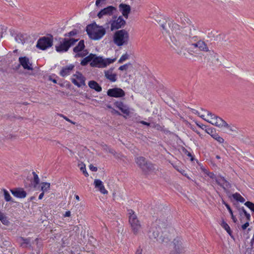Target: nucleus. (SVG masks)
I'll return each mask as SVG.
<instances>
[{
    "mask_svg": "<svg viewBox=\"0 0 254 254\" xmlns=\"http://www.w3.org/2000/svg\"><path fill=\"white\" fill-rule=\"evenodd\" d=\"M159 24L170 47L181 54L192 37L191 29L187 27L180 29V25L171 19H162L159 21Z\"/></svg>",
    "mask_w": 254,
    "mask_h": 254,
    "instance_id": "f257e3e1",
    "label": "nucleus"
},
{
    "mask_svg": "<svg viewBox=\"0 0 254 254\" xmlns=\"http://www.w3.org/2000/svg\"><path fill=\"white\" fill-rule=\"evenodd\" d=\"M160 220L156 221L155 230H153L152 237L159 243H168L174 234V230L168 226L165 223H160Z\"/></svg>",
    "mask_w": 254,
    "mask_h": 254,
    "instance_id": "f03ea898",
    "label": "nucleus"
},
{
    "mask_svg": "<svg viewBox=\"0 0 254 254\" xmlns=\"http://www.w3.org/2000/svg\"><path fill=\"white\" fill-rule=\"evenodd\" d=\"M213 119L210 118V124L221 128L226 129V132L233 136H237L240 133L239 128L233 124H228L220 117L217 116L214 117Z\"/></svg>",
    "mask_w": 254,
    "mask_h": 254,
    "instance_id": "7ed1b4c3",
    "label": "nucleus"
},
{
    "mask_svg": "<svg viewBox=\"0 0 254 254\" xmlns=\"http://www.w3.org/2000/svg\"><path fill=\"white\" fill-rule=\"evenodd\" d=\"M86 31L89 37L93 40H98L101 39L105 34V28L96 23H93L87 26Z\"/></svg>",
    "mask_w": 254,
    "mask_h": 254,
    "instance_id": "20e7f679",
    "label": "nucleus"
},
{
    "mask_svg": "<svg viewBox=\"0 0 254 254\" xmlns=\"http://www.w3.org/2000/svg\"><path fill=\"white\" fill-rule=\"evenodd\" d=\"M129 39V33L125 29L116 31L113 36V42L118 47L127 45Z\"/></svg>",
    "mask_w": 254,
    "mask_h": 254,
    "instance_id": "39448f33",
    "label": "nucleus"
},
{
    "mask_svg": "<svg viewBox=\"0 0 254 254\" xmlns=\"http://www.w3.org/2000/svg\"><path fill=\"white\" fill-rule=\"evenodd\" d=\"M129 223L131 227V231L133 234L136 235L139 234L142 229V225L138 219L134 212L132 210H128Z\"/></svg>",
    "mask_w": 254,
    "mask_h": 254,
    "instance_id": "423d86ee",
    "label": "nucleus"
},
{
    "mask_svg": "<svg viewBox=\"0 0 254 254\" xmlns=\"http://www.w3.org/2000/svg\"><path fill=\"white\" fill-rule=\"evenodd\" d=\"M78 39L74 38H70L67 39L66 38L62 39L60 40L59 43L56 45V50L58 52L64 53L68 51L69 48L73 45Z\"/></svg>",
    "mask_w": 254,
    "mask_h": 254,
    "instance_id": "0eeeda50",
    "label": "nucleus"
},
{
    "mask_svg": "<svg viewBox=\"0 0 254 254\" xmlns=\"http://www.w3.org/2000/svg\"><path fill=\"white\" fill-rule=\"evenodd\" d=\"M93 57L92 61L90 63L91 66L98 67L99 68L105 67L110 64L114 63L116 60V58L103 59L101 57H97L95 55H94V57Z\"/></svg>",
    "mask_w": 254,
    "mask_h": 254,
    "instance_id": "6e6552de",
    "label": "nucleus"
},
{
    "mask_svg": "<svg viewBox=\"0 0 254 254\" xmlns=\"http://www.w3.org/2000/svg\"><path fill=\"white\" fill-rule=\"evenodd\" d=\"M135 162L145 173H150L155 170L153 165L151 163L147 162L143 157H136Z\"/></svg>",
    "mask_w": 254,
    "mask_h": 254,
    "instance_id": "1a4fd4ad",
    "label": "nucleus"
},
{
    "mask_svg": "<svg viewBox=\"0 0 254 254\" xmlns=\"http://www.w3.org/2000/svg\"><path fill=\"white\" fill-rule=\"evenodd\" d=\"M171 245L172 248L170 254H182L184 253L185 247L182 238H175Z\"/></svg>",
    "mask_w": 254,
    "mask_h": 254,
    "instance_id": "9d476101",
    "label": "nucleus"
},
{
    "mask_svg": "<svg viewBox=\"0 0 254 254\" xmlns=\"http://www.w3.org/2000/svg\"><path fill=\"white\" fill-rule=\"evenodd\" d=\"M53 42L52 38L43 37L38 40L36 47L40 50H45L53 45Z\"/></svg>",
    "mask_w": 254,
    "mask_h": 254,
    "instance_id": "9b49d317",
    "label": "nucleus"
},
{
    "mask_svg": "<svg viewBox=\"0 0 254 254\" xmlns=\"http://www.w3.org/2000/svg\"><path fill=\"white\" fill-rule=\"evenodd\" d=\"M71 82L78 87L84 86L85 85V78L79 72L72 75L71 78Z\"/></svg>",
    "mask_w": 254,
    "mask_h": 254,
    "instance_id": "f8f14e48",
    "label": "nucleus"
},
{
    "mask_svg": "<svg viewBox=\"0 0 254 254\" xmlns=\"http://www.w3.org/2000/svg\"><path fill=\"white\" fill-rule=\"evenodd\" d=\"M85 46L83 40L79 42L78 45L73 49V52L75 53V57H83L87 55L88 52L84 50Z\"/></svg>",
    "mask_w": 254,
    "mask_h": 254,
    "instance_id": "ddd939ff",
    "label": "nucleus"
},
{
    "mask_svg": "<svg viewBox=\"0 0 254 254\" xmlns=\"http://www.w3.org/2000/svg\"><path fill=\"white\" fill-rule=\"evenodd\" d=\"M107 95L112 97L121 98L125 96V92L120 88H114L107 91Z\"/></svg>",
    "mask_w": 254,
    "mask_h": 254,
    "instance_id": "4468645a",
    "label": "nucleus"
},
{
    "mask_svg": "<svg viewBox=\"0 0 254 254\" xmlns=\"http://www.w3.org/2000/svg\"><path fill=\"white\" fill-rule=\"evenodd\" d=\"M19 62L20 63V65H21L22 67L27 70H33V65L32 63L31 62L29 58L26 57H22L19 58Z\"/></svg>",
    "mask_w": 254,
    "mask_h": 254,
    "instance_id": "2eb2a0df",
    "label": "nucleus"
},
{
    "mask_svg": "<svg viewBox=\"0 0 254 254\" xmlns=\"http://www.w3.org/2000/svg\"><path fill=\"white\" fill-rule=\"evenodd\" d=\"M125 24V21L122 16H119L118 18L113 20L111 22V30L113 31L121 28Z\"/></svg>",
    "mask_w": 254,
    "mask_h": 254,
    "instance_id": "dca6fc26",
    "label": "nucleus"
},
{
    "mask_svg": "<svg viewBox=\"0 0 254 254\" xmlns=\"http://www.w3.org/2000/svg\"><path fill=\"white\" fill-rule=\"evenodd\" d=\"M116 9L112 6H108L103 9H102L98 13V17L99 18H101L104 16H110L112 15L115 11H116Z\"/></svg>",
    "mask_w": 254,
    "mask_h": 254,
    "instance_id": "f3484780",
    "label": "nucleus"
},
{
    "mask_svg": "<svg viewBox=\"0 0 254 254\" xmlns=\"http://www.w3.org/2000/svg\"><path fill=\"white\" fill-rule=\"evenodd\" d=\"M175 19L177 22L180 23L183 25H184L187 23H189L190 21L189 18L182 12H179L176 13V15H175Z\"/></svg>",
    "mask_w": 254,
    "mask_h": 254,
    "instance_id": "a211bd4d",
    "label": "nucleus"
},
{
    "mask_svg": "<svg viewBox=\"0 0 254 254\" xmlns=\"http://www.w3.org/2000/svg\"><path fill=\"white\" fill-rule=\"evenodd\" d=\"M215 181L217 184L221 187L224 190L230 188V183L226 179L221 176H218L215 178Z\"/></svg>",
    "mask_w": 254,
    "mask_h": 254,
    "instance_id": "6ab92c4d",
    "label": "nucleus"
},
{
    "mask_svg": "<svg viewBox=\"0 0 254 254\" xmlns=\"http://www.w3.org/2000/svg\"><path fill=\"white\" fill-rule=\"evenodd\" d=\"M194 113L209 123H210V121L208 120H210V118L213 119L214 117H217V116L206 111H204L203 114H201L198 111L195 110L194 111Z\"/></svg>",
    "mask_w": 254,
    "mask_h": 254,
    "instance_id": "aec40b11",
    "label": "nucleus"
},
{
    "mask_svg": "<svg viewBox=\"0 0 254 254\" xmlns=\"http://www.w3.org/2000/svg\"><path fill=\"white\" fill-rule=\"evenodd\" d=\"M119 8L123 15L127 19L131 10L130 6L126 4L121 3L119 5Z\"/></svg>",
    "mask_w": 254,
    "mask_h": 254,
    "instance_id": "412c9836",
    "label": "nucleus"
},
{
    "mask_svg": "<svg viewBox=\"0 0 254 254\" xmlns=\"http://www.w3.org/2000/svg\"><path fill=\"white\" fill-rule=\"evenodd\" d=\"M11 193L15 197L20 198H25L26 196L27 193L23 189L17 188L14 190H11Z\"/></svg>",
    "mask_w": 254,
    "mask_h": 254,
    "instance_id": "4be33fe9",
    "label": "nucleus"
},
{
    "mask_svg": "<svg viewBox=\"0 0 254 254\" xmlns=\"http://www.w3.org/2000/svg\"><path fill=\"white\" fill-rule=\"evenodd\" d=\"M116 107L118 108L121 112L127 115H128L130 113L128 107L122 102H116L114 103Z\"/></svg>",
    "mask_w": 254,
    "mask_h": 254,
    "instance_id": "5701e85b",
    "label": "nucleus"
},
{
    "mask_svg": "<svg viewBox=\"0 0 254 254\" xmlns=\"http://www.w3.org/2000/svg\"><path fill=\"white\" fill-rule=\"evenodd\" d=\"M74 68V65L73 64H69L63 67L60 72V74L63 77L67 76L72 72Z\"/></svg>",
    "mask_w": 254,
    "mask_h": 254,
    "instance_id": "b1692460",
    "label": "nucleus"
},
{
    "mask_svg": "<svg viewBox=\"0 0 254 254\" xmlns=\"http://www.w3.org/2000/svg\"><path fill=\"white\" fill-rule=\"evenodd\" d=\"M94 185L95 187L98 189V190L104 194H107L108 191L105 188L103 182L98 179H95L94 181Z\"/></svg>",
    "mask_w": 254,
    "mask_h": 254,
    "instance_id": "393cba45",
    "label": "nucleus"
},
{
    "mask_svg": "<svg viewBox=\"0 0 254 254\" xmlns=\"http://www.w3.org/2000/svg\"><path fill=\"white\" fill-rule=\"evenodd\" d=\"M106 78L112 82H115L117 80V74L113 72V68L105 71Z\"/></svg>",
    "mask_w": 254,
    "mask_h": 254,
    "instance_id": "a878e982",
    "label": "nucleus"
},
{
    "mask_svg": "<svg viewBox=\"0 0 254 254\" xmlns=\"http://www.w3.org/2000/svg\"><path fill=\"white\" fill-rule=\"evenodd\" d=\"M192 45L196 48H198L200 51L204 52H208L209 48L206 44L202 40H199Z\"/></svg>",
    "mask_w": 254,
    "mask_h": 254,
    "instance_id": "bb28decb",
    "label": "nucleus"
},
{
    "mask_svg": "<svg viewBox=\"0 0 254 254\" xmlns=\"http://www.w3.org/2000/svg\"><path fill=\"white\" fill-rule=\"evenodd\" d=\"M88 85L90 88L94 89L97 92H100L102 90L101 87L95 81H90L88 83Z\"/></svg>",
    "mask_w": 254,
    "mask_h": 254,
    "instance_id": "cd10ccee",
    "label": "nucleus"
},
{
    "mask_svg": "<svg viewBox=\"0 0 254 254\" xmlns=\"http://www.w3.org/2000/svg\"><path fill=\"white\" fill-rule=\"evenodd\" d=\"M93 57H94V54H91L89 56L86 57L81 61V64L82 65H85L89 62L91 63L92 61Z\"/></svg>",
    "mask_w": 254,
    "mask_h": 254,
    "instance_id": "c85d7f7f",
    "label": "nucleus"
},
{
    "mask_svg": "<svg viewBox=\"0 0 254 254\" xmlns=\"http://www.w3.org/2000/svg\"><path fill=\"white\" fill-rule=\"evenodd\" d=\"M50 188V184L47 182L41 183V190L43 192H47Z\"/></svg>",
    "mask_w": 254,
    "mask_h": 254,
    "instance_id": "c756f323",
    "label": "nucleus"
},
{
    "mask_svg": "<svg viewBox=\"0 0 254 254\" xmlns=\"http://www.w3.org/2000/svg\"><path fill=\"white\" fill-rule=\"evenodd\" d=\"M221 226L227 232V233L229 234H231V231L229 226L228 224L225 222L224 220H222V222L220 224Z\"/></svg>",
    "mask_w": 254,
    "mask_h": 254,
    "instance_id": "7c9ffc66",
    "label": "nucleus"
},
{
    "mask_svg": "<svg viewBox=\"0 0 254 254\" xmlns=\"http://www.w3.org/2000/svg\"><path fill=\"white\" fill-rule=\"evenodd\" d=\"M233 197L236 200L239 201L241 202H244L245 199L239 193H235L232 195Z\"/></svg>",
    "mask_w": 254,
    "mask_h": 254,
    "instance_id": "2f4dec72",
    "label": "nucleus"
},
{
    "mask_svg": "<svg viewBox=\"0 0 254 254\" xmlns=\"http://www.w3.org/2000/svg\"><path fill=\"white\" fill-rule=\"evenodd\" d=\"M0 220L4 225H8L9 222L4 214L0 211Z\"/></svg>",
    "mask_w": 254,
    "mask_h": 254,
    "instance_id": "473e14b6",
    "label": "nucleus"
},
{
    "mask_svg": "<svg viewBox=\"0 0 254 254\" xmlns=\"http://www.w3.org/2000/svg\"><path fill=\"white\" fill-rule=\"evenodd\" d=\"M78 166L80 168V170L82 172L83 174L86 176H88V174L86 170L85 165L83 163H80L78 164Z\"/></svg>",
    "mask_w": 254,
    "mask_h": 254,
    "instance_id": "72a5a7b5",
    "label": "nucleus"
},
{
    "mask_svg": "<svg viewBox=\"0 0 254 254\" xmlns=\"http://www.w3.org/2000/svg\"><path fill=\"white\" fill-rule=\"evenodd\" d=\"M3 194H4V199L6 201L8 202L12 201V198L10 195V194L8 193V192L5 190H3Z\"/></svg>",
    "mask_w": 254,
    "mask_h": 254,
    "instance_id": "f704fd0d",
    "label": "nucleus"
},
{
    "mask_svg": "<svg viewBox=\"0 0 254 254\" xmlns=\"http://www.w3.org/2000/svg\"><path fill=\"white\" fill-rule=\"evenodd\" d=\"M103 149L104 151H105V152H110V153L113 154L114 156H117L116 155H117L116 152L114 150L112 149L111 148H110L108 146H104L103 147Z\"/></svg>",
    "mask_w": 254,
    "mask_h": 254,
    "instance_id": "c9c22d12",
    "label": "nucleus"
},
{
    "mask_svg": "<svg viewBox=\"0 0 254 254\" xmlns=\"http://www.w3.org/2000/svg\"><path fill=\"white\" fill-rule=\"evenodd\" d=\"M33 177H34V187H36V186L39 184V179L38 176V175L36 174L35 172H33Z\"/></svg>",
    "mask_w": 254,
    "mask_h": 254,
    "instance_id": "e433bc0d",
    "label": "nucleus"
},
{
    "mask_svg": "<svg viewBox=\"0 0 254 254\" xmlns=\"http://www.w3.org/2000/svg\"><path fill=\"white\" fill-rule=\"evenodd\" d=\"M128 59V55L127 53H126L122 56L121 58L118 61L119 63H122L123 62Z\"/></svg>",
    "mask_w": 254,
    "mask_h": 254,
    "instance_id": "4c0bfd02",
    "label": "nucleus"
},
{
    "mask_svg": "<svg viewBox=\"0 0 254 254\" xmlns=\"http://www.w3.org/2000/svg\"><path fill=\"white\" fill-rule=\"evenodd\" d=\"M130 66H131V64L130 63H127L120 66L119 69L122 71L127 70Z\"/></svg>",
    "mask_w": 254,
    "mask_h": 254,
    "instance_id": "58836bf2",
    "label": "nucleus"
},
{
    "mask_svg": "<svg viewBox=\"0 0 254 254\" xmlns=\"http://www.w3.org/2000/svg\"><path fill=\"white\" fill-rule=\"evenodd\" d=\"M245 205L254 212V203L250 201H247L245 203Z\"/></svg>",
    "mask_w": 254,
    "mask_h": 254,
    "instance_id": "ea45409f",
    "label": "nucleus"
},
{
    "mask_svg": "<svg viewBox=\"0 0 254 254\" xmlns=\"http://www.w3.org/2000/svg\"><path fill=\"white\" fill-rule=\"evenodd\" d=\"M20 242L21 245L22 246L24 247L25 245H28L29 243V239H24L22 238H21L20 239Z\"/></svg>",
    "mask_w": 254,
    "mask_h": 254,
    "instance_id": "a19ab883",
    "label": "nucleus"
},
{
    "mask_svg": "<svg viewBox=\"0 0 254 254\" xmlns=\"http://www.w3.org/2000/svg\"><path fill=\"white\" fill-rule=\"evenodd\" d=\"M106 0H96V5L98 7H100L103 4L105 3Z\"/></svg>",
    "mask_w": 254,
    "mask_h": 254,
    "instance_id": "79ce46f5",
    "label": "nucleus"
},
{
    "mask_svg": "<svg viewBox=\"0 0 254 254\" xmlns=\"http://www.w3.org/2000/svg\"><path fill=\"white\" fill-rule=\"evenodd\" d=\"M76 34H77V31L76 30H73L69 32V33L66 34L65 35L67 36H72L76 35Z\"/></svg>",
    "mask_w": 254,
    "mask_h": 254,
    "instance_id": "37998d69",
    "label": "nucleus"
},
{
    "mask_svg": "<svg viewBox=\"0 0 254 254\" xmlns=\"http://www.w3.org/2000/svg\"><path fill=\"white\" fill-rule=\"evenodd\" d=\"M215 140L218 141L219 143H223L224 142V139L219 135L215 139Z\"/></svg>",
    "mask_w": 254,
    "mask_h": 254,
    "instance_id": "c03bdc74",
    "label": "nucleus"
},
{
    "mask_svg": "<svg viewBox=\"0 0 254 254\" xmlns=\"http://www.w3.org/2000/svg\"><path fill=\"white\" fill-rule=\"evenodd\" d=\"M242 210L243 212L244 213V214H245V216L247 217V218L248 220H249L250 219V217H251L250 214L248 213L247 212L246 210L244 208H243L242 209Z\"/></svg>",
    "mask_w": 254,
    "mask_h": 254,
    "instance_id": "a18cd8bd",
    "label": "nucleus"
},
{
    "mask_svg": "<svg viewBox=\"0 0 254 254\" xmlns=\"http://www.w3.org/2000/svg\"><path fill=\"white\" fill-rule=\"evenodd\" d=\"M206 131L211 136H212V134H214V133L216 132V131L215 130H213L212 129H208L206 130Z\"/></svg>",
    "mask_w": 254,
    "mask_h": 254,
    "instance_id": "49530a36",
    "label": "nucleus"
},
{
    "mask_svg": "<svg viewBox=\"0 0 254 254\" xmlns=\"http://www.w3.org/2000/svg\"><path fill=\"white\" fill-rule=\"evenodd\" d=\"M60 116L63 117L64 120H65L66 121L73 124V125H75V123L73 122V121H72L71 120H70V119H69L68 118H67L66 117L64 116L63 115H62L61 114L60 115Z\"/></svg>",
    "mask_w": 254,
    "mask_h": 254,
    "instance_id": "de8ad7c7",
    "label": "nucleus"
},
{
    "mask_svg": "<svg viewBox=\"0 0 254 254\" xmlns=\"http://www.w3.org/2000/svg\"><path fill=\"white\" fill-rule=\"evenodd\" d=\"M223 203L225 204V205L227 207V209L229 211V212L231 214V215H232L233 212H232V209L230 208V206L227 203H225V202H224Z\"/></svg>",
    "mask_w": 254,
    "mask_h": 254,
    "instance_id": "09e8293b",
    "label": "nucleus"
},
{
    "mask_svg": "<svg viewBox=\"0 0 254 254\" xmlns=\"http://www.w3.org/2000/svg\"><path fill=\"white\" fill-rule=\"evenodd\" d=\"M89 169L91 171L96 172L97 171V168L96 167H94L93 165L90 164L89 165Z\"/></svg>",
    "mask_w": 254,
    "mask_h": 254,
    "instance_id": "8fccbe9b",
    "label": "nucleus"
},
{
    "mask_svg": "<svg viewBox=\"0 0 254 254\" xmlns=\"http://www.w3.org/2000/svg\"><path fill=\"white\" fill-rule=\"evenodd\" d=\"M71 215V213L70 211H67L65 212V213L64 214V217H69Z\"/></svg>",
    "mask_w": 254,
    "mask_h": 254,
    "instance_id": "3c124183",
    "label": "nucleus"
},
{
    "mask_svg": "<svg viewBox=\"0 0 254 254\" xmlns=\"http://www.w3.org/2000/svg\"><path fill=\"white\" fill-rule=\"evenodd\" d=\"M249 225V223L248 222H246L244 225L242 226V228L243 230H245Z\"/></svg>",
    "mask_w": 254,
    "mask_h": 254,
    "instance_id": "603ef678",
    "label": "nucleus"
},
{
    "mask_svg": "<svg viewBox=\"0 0 254 254\" xmlns=\"http://www.w3.org/2000/svg\"><path fill=\"white\" fill-rule=\"evenodd\" d=\"M4 30V29H3V27L1 25H0V38L2 37V34Z\"/></svg>",
    "mask_w": 254,
    "mask_h": 254,
    "instance_id": "864d4df0",
    "label": "nucleus"
},
{
    "mask_svg": "<svg viewBox=\"0 0 254 254\" xmlns=\"http://www.w3.org/2000/svg\"><path fill=\"white\" fill-rule=\"evenodd\" d=\"M218 136H219V134L217 133H216V132H215L214 134H212V136L211 137L214 139H215V138H216Z\"/></svg>",
    "mask_w": 254,
    "mask_h": 254,
    "instance_id": "5fc2aeb1",
    "label": "nucleus"
},
{
    "mask_svg": "<svg viewBox=\"0 0 254 254\" xmlns=\"http://www.w3.org/2000/svg\"><path fill=\"white\" fill-rule=\"evenodd\" d=\"M44 193L45 192H42L39 196V199H42L44 195Z\"/></svg>",
    "mask_w": 254,
    "mask_h": 254,
    "instance_id": "6e6d98bb",
    "label": "nucleus"
},
{
    "mask_svg": "<svg viewBox=\"0 0 254 254\" xmlns=\"http://www.w3.org/2000/svg\"><path fill=\"white\" fill-rule=\"evenodd\" d=\"M143 125H146V126H149L150 125V124L147 123V122H146L145 121H141L140 122Z\"/></svg>",
    "mask_w": 254,
    "mask_h": 254,
    "instance_id": "4d7b16f0",
    "label": "nucleus"
},
{
    "mask_svg": "<svg viewBox=\"0 0 254 254\" xmlns=\"http://www.w3.org/2000/svg\"><path fill=\"white\" fill-rule=\"evenodd\" d=\"M209 34H210V36L209 37H214V31H211L210 33H209Z\"/></svg>",
    "mask_w": 254,
    "mask_h": 254,
    "instance_id": "13d9d810",
    "label": "nucleus"
},
{
    "mask_svg": "<svg viewBox=\"0 0 254 254\" xmlns=\"http://www.w3.org/2000/svg\"><path fill=\"white\" fill-rule=\"evenodd\" d=\"M232 219H233V221L234 222H236L237 221L236 218L234 216L233 214L232 213V215H231Z\"/></svg>",
    "mask_w": 254,
    "mask_h": 254,
    "instance_id": "bf43d9fd",
    "label": "nucleus"
},
{
    "mask_svg": "<svg viewBox=\"0 0 254 254\" xmlns=\"http://www.w3.org/2000/svg\"><path fill=\"white\" fill-rule=\"evenodd\" d=\"M208 176H209L210 178H213V179H214V178H215H215H216V177H214V175L213 174H212V173H210V174H208Z\"/></svg>",
    "mask_w": 254,
    "mask_h": 254,
    "instance_id": "052dcab7",
    "label": "nucleus"
},
{
    "mask_svg": "<svg viewBox=\"0 0 254 254\" xmlns=\"http://www.w3.org/2000/svg\"><path fill=\"white\" fill-rule=\"evenodd\" d=\"M135 254H142V252L140 250H138L136 251Z\"/></svg>",
    "mask_w": 254,
    "mask_h": 254,
    "instance_id": "680f3d73",
    "label": "nucleus"
},
{
    "mask_svg": "<svg viewBox=\"0 0 254 254\" xmlns=\"http://www.w3.org/2000/svg\"><path fill=\"white\" fill-rule=\"evenodd\" d=\"M113 113L118 114V115H120V113L115 110H113Z\"/></svg>",
    "mask_w": 254,
    "mask_h": 254,
    "instance_id": "e2e57ef3",
    "label": "nucleus"
},
{
    "mask_svg": "<svg viewBox=\"0 0 254 254\" xmlns=\"http://www.w3.org/2000/svg\"><path fill=\"white\" fill-rule=\"evenodd\" d=\"M196 125H197V126H198L199 127H201V128H202V129L203 128V127L204 126H203V125H199L198 124H197V123H196Z\"/></svg>",
    "mask_w": 254,
    "mask_h": 254,
    "instance_id": "0e129e2a",
    "label": "nucleus"
},
{
    "mask_svg": "<svg viewBox=\"0 0 254 254\" xmlns=\"http://www.w3.org/2000/svg\"><path fill=\"white\" fill-rule=\"evenodd\" d=\"M154 127H156L157 129H159V128H160V126H159V125H156V126H155Z\"/></svg>",
    "mask_w": 254,
    "mask_h": 254,
    "instance_id": "69168bd1",
    "label": "nucleus"
},
{
    "mask_svg": "<svg viewBox=\"0 0 254 254\" xmlns=\"http://www.w3.org/2000/svg\"><path fill=\"white\" fill-rule=\"evenodd\" d=\"M75 198L77 200H79V197L78 195H76L75 196Z\"/></svg>",
    "mask_w": 254,
    "mask_h": 254,
    "instance_id": "338daca9",
    "label": "nucleus"
},
{
    "mask_svg": "<svg viewBox=\"0 0 254 254\" xmlns=\"http://www.w3.org/2000/svg\"><path fill=\"white\" fill-rule=\"evenodd\" d=\"M216 158L218 159H220V157L219 155H216Z\"/></svg>",
    "mask_w": 254,
    "mask_h": 254,
    "instance_id": "774afa93",
    "label": "nucleus"
}]
</instances>
